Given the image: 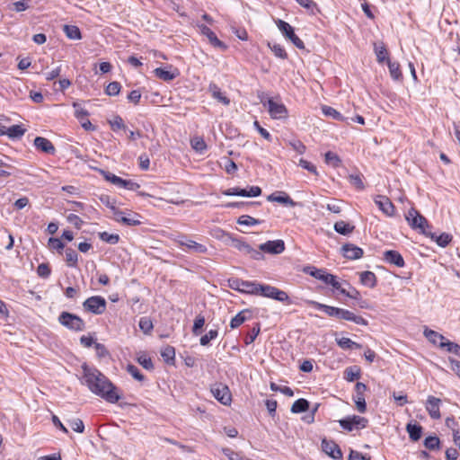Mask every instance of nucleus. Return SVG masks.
Here are the masks:
<instances>
[{"mask_svg":"<svg viewBox=\"0 0 460 460\" xmlns=\"http://www.w3.org/2000/svg\"><path fill=\"white\" fill-rule=\"evenodd\" d=\"M173 241L178 244V246L181 248H186L185 251L194 252V253H206L208 249L207 247L199 243H197L194 240L190 239L185 234L177 235Z\"/></svg>","mask_w":460,"mask_h":460,"instance_id":"6","label":"nucleus"},{"mask_svg":"<svg viewBox=\"0 0 460 460\" xmlns=\"http://www.w3.org/2000/svg\"><path fill=\"white\" fill-rule=\"evenodd\" d=\"M261 252L270 254H279L285 250V243L282 240L268 241L259 246Z\"/></svg>","mask_w":460,"mask_h":460,"instance_id":"15","label":"nucleus"},{"mask_svg":"<svg viewBox=\"0 0 460 460\" xmlns=\"http://www.w3.org/2000/svg\"><path fill=\"white\" fill-rule=\"evenodd\" d=\"M387 66L389 68L390 75L394 80H401L402 78V75L400 69V65L398 62H393L390 59H387Z\"/></svg>","mask_w":460,"mask_h":460,"instance_id":"32","label":"nucleus"},{"mask_svg":"<svg viewBox=\"0 0 460 460\" xmlns=\"http://www.w3.org/2000/svg\"><path fill=\"white\" fill-rule=\"evenodd\" d=\"M261 332V327H260V323H256L255 326H253V328L252 329L251 332H249L247 334V336L245 337V340H244V342L245 344H251L252 343L256 337L259 335Z\"/></svg>","mask_w":460,"mask_h":460,"instance_id":"52","label":"nucleus"},{"mask_svg":"<svg viewBox=\"0 0 460 460\" xmlns=\"http://www.w3.org/2000/svg\"><path fill=\"white\" fill-rule=\"evenodd\" d=\"M440 404L441 400L439 398H437L435 396L429 395L428 396L427 402H426V410L433 420H438L441 417L440 414Z\"/></svg>","mask_w":460,"mask_h":460,"instance_id":"14","label":"nucleus"},{"mask_svg":"<svg viewBox=\"0 0 460 460\" xmlns=\"http://www.w3.org/2000/svg\"><path fill=\"white\" fill-rule=\"evenodd\" d=\"M208 89L212 93V96L218 102L225 105H228L230 103V100L222 93L220 88L216 84H210Z\"/></svg>","mask_w":460,"mask_h":460,"instance_id":"27","label":"nucleus"},{"mask_svg":"<svg viewBox=\"0 0 460 460\" xmlns=\"http://www.w3.org/2000/svg\"><path fill=\"white\" fill-rule=\"evenodd\" d=\"M84 384L94 394L110 403H116L121 398L118 388L97 368L86 364L82 366Z\"/></svg>","mask_w":460,"mask_h":460,"instance_id":"1","label":"nucleus"},{"mask_svg":"<svg viewBox=\"0 0 460 460\" xmlns=\"http://www.w3.org/2000/svg\"><path fill=\"white\" fill-rule=\"evenodd\" d=\"M137 362L146 369L147 370H151L154 368V365H153V362H152V359L146 356V355H141L137 358Z\"/></svg>","mask_w":460,"mask_h":460,"instance_id":"57","label":"nucleus"},{"mask_svg":"<svg viewBox=\"0 0 460 460\" xmlns=\"http://www.w3.org/2000/svg\"><path fill=\"white\" fill-rule=\"evenodd\" d=\"M218 332L217 330H210L207 334L203 335L200 338V344L202 346H207L211 340H214L217 337Z\"/></svg>","mask_w":460,"mask_h":460,"instance_id":"55","label":"nucleus"},{"mask_svg":"<svg viewBox=\"0 0 460 460\" xmlns=\"http://www.w3.org/2000/svg\"><path fill=\"white\" fill-rule=\"evenodd\" d=\"M337 344L343 349H361V345L351 341L349 338L342 337L336 340Z\"/></svg>","mask_w":460,"mask_h":460,"instance_id":"33","label":"nucleus"},{"mask_svg":"<svg viewBox=\"0 0 460 460\" xmlns=\"http://www.w3.org/2000/svg\"><path fill=\"white\" fill-rule=\"evenodd\" d=\"M67 221L74 225L76 229H80L84 224V221L76 215L70 214L66 217Z\"/></svg>","mask_w":460,"mask_h":460,"instance_id":"63","label":"nucleus"},{"mask_svg":"<svg viewBox=\"0 0 460 460\" xmlns=\"http://www.w3.org/2000/svg\"><path fill=\"white\" fill-rule=\"evenodd\" d=\"M406 430L412 441H418L421 438L423 429L419 424L408 423Z\"/></svg>","mask_w":460,"mask_h":460,"instance_id":"25","label":"nucleus"},{"mask_svg":"<svg viewBox=\"0 0 460 460\" xmlns=\"http://www.w3.org/2000/svg\"><path fill=\"white\" fill-rule=\"evenodd\" d=\"M37 273L41 278H45V279L48 278L51 273L49 264H47V263L40 264L37 269Z\"/></svg>","mask_w":460,"mask_h":460,"instance_id":"62","label":"nucleus"},{"mask_svg":"<svg viewBox=\"0 0 460 460\" xmlns=\"http://www.w3.org/2000/svg\"><path fill=\"white\" fill-rule=\"evenodd\" d=\"M354 226L346 223L345 221H338L334 224V230L343 235H348L351 234L354 230Z\"/></svg>","mask_w":460,"mask_h":460,"instance_id":"29","label":"nucleus"},{"mask_svg":"<svg viewBox=\"0 0 460 460\" xmlns=\"http://www.w3.org/2000/svg\"><path fill=\"white\" fill-rule=\"evenodd\" d=\"M229 288L242 293L258 295L259 283L232 279L228 280Z\"/></svg>","mask_w":460,"mask_h":460,"instance_id":"8","label":"nucleus"},{"mask_svg":"<svg viewBox=\"0 0 460 460\" xmlns=\"http://www.w3.org/2000/svg\"><path fill=\"white\" fill-rule=\"evenodd\" d=\"M69 426L71 429L78 433H83L84 430V425L82 420L75 419L69 421Z\"/></svg>","mask_w":460,"mask_h":460,"instance_id":"59","label":"nucleus"},{"mask_svg":"<svg viewBox=\"0 0 460 460\" xmlns=\"http://www.w3.org/2000/svg\"><path fill=\"white\" fill-rule=\"evenodd\" d=\"M384 260L400 268L404 266V260L397 251L389 250L385 252Z\"/></svg>","mask_w":460,"mask_h":460,"instance_id":"23","label":"nucleus"},{"mask_svg":"<svg viewBox=\"0 0 460 460\" xmlns=\"http://www.w3.org/2000/svg\"><path fill=\"white\" fill-rule=\"evenodd\" d=\"M139 328L144 333H149L153 330V323L148 317H142L139 321Z\"/></svg>","mask_w":460,"mask_h":460,"instance_id":"53","label":"nucleus"},{"mask_svg":"<svg viewBox=\"0 0 460 460\" xmlns=\"http://www.w3.org/2000/svg\"><path fill=\"white\" fill-rule=\"evenodd\" d=\"M322 449L325 454H327L334 460L342 459V452L340 447L332 440H327L326 438H323L322 440Z\"/></svg>","mask_w":460,"mask_h":460,"instance_id":"12","label":"nucleus"},{"mask_svg":"<svg viewBox=\"0 0 460 460\" xmlns=\"http://www.w3.org/2000/svg\"><path fill=\"white\" fill-rule=\"evenodd\" d=\"M258 295H261L265 297L272 298L279 302L285 303L287 305H291L292 301L290 300L287 292L280 290L275 287L265 284H259L258 287Z\"/></svg>","mask_w":460,"mask_h":460,"instance_id":"2","label":"nucleus"},{"mask_svg":"<svg viewBox=\"0 0 460 460\" xmlns=\"http://www.w3.org/2000/svg\"><path fill=\"white\" fill-rule=\"evenodd\" d=\"M109 123L113 131H117L119 129H123V130L127 129L122 118L119 115L115 116L111 120L109 121Z\"/></svg>","mask_w":460,"mask_h":460,"instance_id":"48","label":"nucleus"},{"mask_svg":"<svg viewBox=\"0 0 460 460\" xmlns=\"http://www.w3.org/2000/svg\"><path fill=\"white\" fill-rule=\"evenodd\" d=\"M338 319L353 322L358 325H367V321L360 315H356L351 311L347 309L340 308Z\"/></svg>","mask_w":460,"mask_h":460,"instance_id":"19","label":"nucleus"},{"mask_svg":"<svg viewBox=\"0 0 460 460\" xmlns=\"http://www.w3.org/2000/svg\"><path fill=\"white\" fill-rule=\"evenodd\" d=\"M268 46L271 49V51L274 53V55L281 59L288 58V54L285 50V49L278 43H269Z\"/></svg>","mask_w":460,"mask_h":460,"instance_id":"44","label":"nucleus"},{"mask_svg":"<svg viewBox=\"0 0 460 460\" xmlns=\"http://www.w3.org/2000/svg\"><path fill=\"white\" fill-rule=\"evenodd\" d=\"M237 223L242 226H255L261 224L259 219H256L248 215H243L237 219Z\"/></svg>","mask_w":460,"mask_h":460,"instance_id":"47","label":"nucleus"},{"mask_svg":"<svg viewBox=\"0 0 460 460\" xmlns=\"http://www.w3.org/2000/svg\"><path fill=\"white\" fill-rule=\"evenodd\" d=\"M107 303L105 298L100 296H93L83 303L84 311L94 314H102L106 310Z\"/></svg>","mask_w":460,"mask_h":460,"instance_id":"7","label":"nucleus"},{"mask_svg":"<svg viewBox=\"0 0 460 460\" xmlns=\"http://www.w3.org/2000/svg\"><path fill=\"white\" fill-rule=\"evenodd\" d=\"M119 92H120V84L118 82L110 83L105 89L106 94H108L110 96H116L119 93Z\"/></svg>","mask_w":460,"mask_h":460,"instance_id":"54","label":"nucleus"},{"mask_svg":"<svg viewBox=\"0 0 460 460\" xmlns=\"http://www.w3.org/2000/svg\"><path fill=\"white\" fill-rule=\"evenodd\" d=\"M439 347L447 348V350L448 352L454 353L456 356L460 357V345L457 343L447 341L446 342H440Z\"/></svg>","mask_w":460,"mask_h":460,"instance_id":"46","label":"nucleus"},{"mask_svg":"<svg viewBox=\"0 0 460 460\" xmlns=\"http://www.w3.org/2000/svg\"><path fill=\"white\" fill-rule=\"evenodd\" d=\"M360 282L364 286L374 288L376 285V277L372 271H363L360 273Z\"/></svg>","mask_w":460,"mask_h":460,"instance_id":"26","label":"nucleus"},{"mask_svg":"<svg viewBox=\"0 0 460 460\" xmlns=\"http://www.w3.org/2000/svg\"><path fill=\"white\" fill-rule=\"evenodd\" d=\"M73 107L75 108V116L82 120L84 119H85L87 116H88V111L86 110H84L83 107H81L80 104H78L77 102H74L73 103Z\"/></svg>","mask_w":460,"mask_h":460,"instance_id":"60","label":"nucleus"},{"mask_svg":"<svg viewBox=\"0 0 460 460\" xmlns=\"http://www.w3.org/2000/svg\"><path fill=\"white\" fill-rule=\"evenodd\" d=\"M99 238L107 243L116 244L119 241V235L117 234H109L108 232L99 233Z\"/></svg>","mask_w":460,"mask_h":460,"instance_id":"42","label":"nucleus"},{"mask_svg":"<svg viewBox=\"0 0 460 460\" xmlns=\"http://www.w3.org/2000/svg\"><path fill=\"white\" fill-rule=\"evenodd\" d=\"M161 356L168 364H173L175 358V349L172 346L164 347L161 351Z\"/></svg>","mask_w":460,"mask_h":460,"instance_id":"38","label":"nucleus"},{"mask_svg":"<svg viewBox=\"0 0 460 460\" xmlns=\"http://www.w3.org/2000/svg\"><path fill=\"white\" fill-rule=\"evenodd\" d=\"M342 255L349 260H358L363 256V250L352 243H345L341 246Z\"/></svg>","mask_w":460,"mask_h":460,"instance_id":"18","label":"nucleus"},{"mask_svg":"<svg viewBox=\"0 0 460 460\" xmlns=\"http://www.w3.org/2000/svg\"><path fill=\"white\" fill-rule=\"evenodd\" d=\"M304 272L306 274H309L310 276L322 280L324 282L325 276H328L329 273L326 272L324 270L317 269L314 266H307L304 269Z\"/></svg>","mask_w":460,"mask_h":460,"instance_id":"28","label":"nucleus"},{"mask_svg":"<svg viewBox=\"0 0 460 460\" xmlns=\"http://www.w3.org/2000/svg\"><path fill=\"white\" fill-rule=\"evenodd\" d=\"M270 202H278L288 207H296L297 203L294 201L285 191H276L267 197Z\"/></svg>","mask_w":460,"mask_h":460,"instance_id":"17","label":"nucleus"},{"mask_svg":"<svg viewBox=\"0 0 460 460\" xmlns=\"http://www.w3.org/2000/svg\"><path fill=\"white\" fill-rule=\"evenodd\" d=\"M349 419L355 429H364L368 423V420L366 418L358 415L349 416Z\"/></svg>","mask_w":460,"mask_h":460,"instance_id":"50","label":"nucleus"},{"mask_svg":"<svg viewBox=\"0 0 460 460\" xmlns=\"http://www.w3.org/2000/svg\"><path fill=\"white\" fill-rule=\"evenodd\" d=\"M212 395L222 404L229 405L232 402V394L228 386L222 383H216L211 385Z\"/></svg>","mask_w":460,"mask_h":460,"instance_id":"9","label":"nucleus"},{"mask_svg":"<svg viewBox=\"0 0 460 460\" xmlns=\"http://www.w3.org/2000/svg\"><path fill=\"white\" fill-rule=\"evenodd\" d=\"M140 216L137 213H128L124 212V217L121 218V224L128 226H138L141 224Z\"/></svg>","mask_w":460,"mask_h":460,"instance_id":"30","label":"nucleus"},{"mask_svg":"<svg viewBox=\"0 0 460 460\" xmlns=\"http://www.w3.org/2000/svg\"><path fill=\"white\" fill-rule=\"evenodd\" d=\"M308 304L311 305L312 306H314V308L324 312L329 316L336 317V318L339 317V312H340L339 307L321 304L316 301H308Z\"/></svg>","mask_w":460,"mask_h":460,"instance_id":"24","label":"nucleus"},{"mask_svg":"<svg viewBox=\"0 0 460 460\" xmlns=\"http://www.w3.org/2000/svg\"><path fill=\"white\" fill-rule=\"evenodd\" d=\"M204 324H205V318H204V316H202L200 314L196 316V318L194 320L193 328H192L193 333L195 335L199 334L200 333V330L202 329Z\"/></svg>","mask_w":460,"mask_h":460,"instance_id":"56","label":"nucleus"},{"mask_svg":"<svg viewBox=\"0 0 460 460\" xmlns=\"http://www.w3.org/2000/svg\"><path fill=\"white\" fill-rule=\"evenodd\" d=\"M353 401L356 404L357 410L360 413H364L367 411V403H366V399H365L364 394L355 395L353 397Z\"/></svg>","mask_w":460,"mask_h":460,"instance_id":"49","label":"nucleus"},{"mask_svg":"<svg viewBox=\"0 0 460 460\" xmlns=\"http://www.w3.org/2000/svg\"><path fill=\"white\" fill-rule=\"evenodd\" d=\"M58 322L61 325L75 332H82L85 328V323L81 317L68 312H62L58 316Z\"/></svg>","mask_w":460,"mask_h":460,"instance_id":"3","label":"nucleus"},{"mask_svg":"<svg viewBox=\"0 0 460 460\" xmlns=\"http://www.w3.org/2000/svg\"><path fill=\"white\" fill-rule=\"evenodd\" d=\"M66 261L69 267L75 268L77 266L78 254L72 248L66 250Z\"/></svg>","mask_w":460,"mask_h":460,"instance_id":"39","label":"nucleus"},{"mask_svg":"<svg viewBox=\"0 0 460 460\" xmlns=\"http://www.w3.org/2000/svg\"><path fill=\"white\" fill-rule=\"evenodd\" d=\"M127 370L136 380L143 381L145 379L144 376L141 374L140 370L136 366L128 365Z\"/></svg>","mask_w":460,"mask_h":460,"instance_id":"58","label":"nucleus"},{"mask_svg":"<svg viewBox=\"0 0 460 460\" xmlns=\"http://www.w3.org/2000/svg\"><path fill=\"white\" fill-rule=\"evenodd\" d=\"M198 27L200 33L208 38L209 43L213 47L222 50H226L227 49V46L223 41H221L208 26L204 24H198Z\"/></svg>","mask_w":460,"mask_h":460,"instance_id":"13","label":"nucleus"},{"mask_svg":"<svg viewBox=\"0 0 460 460\" xmlns=\"http://www.w3.org/2000/svg\"><path fill=\"white\" fill-rule=\"evenodd\" d=\"M440 440L436 436H429L424 440V446L429 450H436L439 448Z\"/></svg>","mask_w":460,"mask_h":460,"instance_id":"45","label":"nucleus"},{"mask_svg":"<svg viewBox=\"0 0 460 460\" xmlns=\"http://www.w3.org/2000/svg\"><path fill=\"white\" fill-rule=\"evenodd\" d=\"M405 219L411 228L419 229L421 234L429 235L426 232V227L429 226L428 221L418 210L413 208H410L405 216Z\"/></svg>","mask_w":460,"mask_h":460,"instance_id":"4","label":"nucleus"},{"mask_svg":"<svg viewBox=\"0 0 460 460\" xmlns=\"http://www.w3.org/2000/svg\"><path fill=\"white\" fill-rule=\"evenodd\" d=\"M322 110L324 115L332 117L333 119L338 120H343V116L332 107L323 106Z\"/></svg>","mask_w":460,"mask_h":460,"instance_id":"51","label":"nucleus"},{"mask_svg":"<svg viewBox=\"0 0 460 460\" xmlns=\"http://www.w3.org/2000/svg\"><path fill=\"white\" fill-rule=\"evenodd\" d=\"M172 68V66H170ZM154 74L156 77L165 82H170L175 79L179 75V71L177 68L167 70L163 67H157L154 70Z\"/></svg>","mask_w":460,"mask_h":460,"instance_id":"21","label":"nucleus"},{"mask_svg":"<svg viewBox=\"0 0 460 460\" xmlns=\"http://www.w3.org/2000/svg\"><path fill=\"white\" fill-rule=\"evenodd\" d=\"M324 157H325V163L327 164L332 165L334 168H337V167L341 166V160L340 159V157L335 153H333L332 151H328L325 154Z\"/></svg>","mask_w":460,"mask_h":460,"instance_id":"41","label":"nucleus"},{"mask_svg":"<svg viewBox=\"0 0 460 460\" xmlns=\"http://www.w3.org/2000/svg\"><path fill=\"white\" fill-rule=\"evenodd\" d=\"M191 147L198 153L202 154L207 149V144L201 137H195L190 140Z\"/></svg>","mask_w":460,"mask_h":460,"instance_id":"40","label":"nucleus"},{"mask_svg":"<svg viewBox=\"0 0 460 460\" xmlns=\"http://www.w3.org/2000/svg\"><path fill=\"white\" fill-rule=\"evenodd\" d=\"M64 32L71 40H80L82 38L79 28L75 25H65Z\"/></svg>","mask_w":460,"mask_h":460,"instance_id":"37","label":"nucleus"},{"mask_svg":"<svg viewBox=\"0 0 460 460\" xmlns=\"http://www.w3.org/2000/svg\"><path fill=\"white\" fill-rule=\"evenodd\" d=\"M349 182L358 190H363L365 187L363 181H362L360 175H358V174L349 175Z\"/></svg>","mask_w":460,"mask_h":460,"instance_id":"64","label":"nucleus"},{"mask_svg":"<svg viewBox=\"0 0 460 460\" xmlns=\"http://www.w3.org/2000/svg\"><path fill=\"white\" fill-rule=\"evenodd\" d=\"M431 239L435 240L438 245L440 247H446L452 241V236L449 234L442 233L439 235H436L435 234H430Z\"/></svg>","mask_w":460,"mask_h":460,"instance_id":"36","label":"nucleus"},{"mask_svg":"<svg viewBox=\"0 0 460 460\" xmlns=\"http://www.w3.org/2000/svg\"><path fill=\"white\" fill-rule=\"evenodd\" d=\"M268 111L270 117L274 119H281L288 116V110L281 102H277L273 99L267 101Z\"/></svg>","mask_w":460,"mask_h":460,"instance_id":"11","label":"nucleus"},{"mask_svg":"<svg viewBox=\"0 0 460 460\" xmlns=\"http://www.w3.org/2000/svg\"><path fill=\"white\" fill-rule=\"evenodd\" d=\"M341 294L345 295L346 296L355 299V300H360L361 295L359 291H358L354 288H350L349 290L342 289L341 290Z\"/></svg>","mask_w":460,"mask_h":460,"instance_id":"61","label":"nucleus"},{"mask_svg":"<svg viewBox=\"0 0 460 460\" xmlns=\"http://www.w3.org/2000/svg\"><path fill=\"white\" fill-rule=\"evenodd\" d=\"M25 133V129L21 125H13L9 128L5 127V134L11 138H19Z\"/></svg>","mask_w":460,"mask_h":460,"instance_id":"31","label":"nucleus"},{"mask_svg":"<svg viewBox=\"0 0 460 460\" xmlns=\"http://www.w3.org/2000/svg\"><path fill=\"white\" fill-rule=\"evenodd\" d=\"M375 203L385 216H394L395 208L392 201L386 196H376V198L375 199Z\"/></svg>","mask_w":460,"mask_h":460,"instance_id":"16","label":"nucleus"},{"mask_svg":"<svg viewBox=\"0 0 460 460\" xmlns=\"http://www.w3.org/2000/svg\"><path fill=\"white\" fill-rule=\"evenodd\" d=\"M98 171L107 181H110L111 183L119 188L129 190H137V189L140 188V185L137 182H135L130 180H124L108 171H104L102 169H99Z\"/></svg>","mask_w":460,"mask_h":460,"instance_id":"5","label":"nucleus"},{"mask_svg":"<svg viewBox=\"0 0 460 460\" xmlns=\"http://www.w3.org/2000/svg\"><path fill=\"white\" fill-rule=\"evenodd\" d=\"M35 147L46 154L53 155L56 151L54 145L43 137H37L34 139Z\"/></svg>","mask_w":460,"mask_h":460,"instance_id":"20","label":"nucleus"},{"mask_svg":"<svg viewBox=\"0 0 460 460\" xmlns=\"http://www.w3.org/2000/svg\"><path fill=\"white\" fill-rule=\"evenodd\" d=\"M252 314L249 309H244L239 312L235 316H234L230 321L231 329H235L242 325L245 321L252 319Z\"/></svg>","mask_w":460,"mask_h":460,"instance_id":"22","label":"nucleus"},{"mask_svg":"<svg viewBox=\"0 0 460 460\" xmlns=\"http://www.w3.org/2000/svg\"><path fill=\"white\" fill-rule=\"evenodd\" d=\"M424 335L430 342H432L434 344H437L438 342V341H439V343L447 341L446 338L442 334H440L433 330L426 329L424 331Z\"/></svg>","mask_w":460,"mask_h":460,"instance_id":"35","label":"nucleus"},{"mask_svg":"<svg viewBox=\"0 0 460 460\" xmlns=\"http://www.w3.org/2000/svg\"><path fill=\"white\" fill-rule=\"evenodd\" d=\"M276 24L282 34L288 39L297 49H304V42L295 34L293 27L285 21L278 20Z\"/></svg>","mask_w":460,"mask_h":460,"instance_id":"10","label":"nucleus"},{"mask_svg":"<svg viewBox=\"0 0 460 460\" xmlns=\"http://www.w3.org/2000/svg\"><path fill=\"white\" fill-rule=\"evenodd\" d=\"M375 52L376 55V60L379 63H383L385 60L387 61V59H389L388 51L384 45L378 46L377 44H375Z\"/></svg>","mask_w":460,"mask_h":460,"instance_id":"43","label":"nucleus"},{"mask_svg":"<svg viewBox=\"0 0 460 460\" xmlns=\"http://www.w3.org/2000/svg\"><path fill=\"white\" fill-rule=\"evenodd\" d=\"M309 409V402L305 399H298L292 404L291 411L293 413L305 412Z\"/></svg>","mask_w":460,"mask_h":460,"instance_id":"34","label":"nucleus"}]
</instances>
